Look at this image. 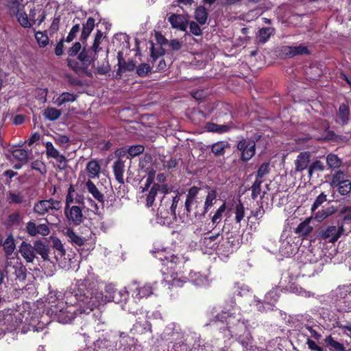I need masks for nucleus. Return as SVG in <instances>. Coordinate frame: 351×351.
<instances>
[{"label": "nucleus", "instance_id": "nucleus-1", "mask_svg": "<svg viewBox=\"0 0 351 351\" xmlns=\"http://www.w3.org/2000/svg\"><path fill=\"white\" fill-rule=\"evenodd\" d=\"M88 280H78L71 291L64 294L65 302H58L51 308V313L56 315L58 322L68 324L75 317V311L72 308L78 306L80 313L88 314L98 307L100 302L94 295L92 289L89 287Z\"/></svg>", "mask_w": 351, "mask_h": 351}, {"label": "nucleus", "instance_id": "nucleus-2", "mask_svg": "<svg viewBox=\"0 0 351 351\" xmlns=\"http://www.w3.org/2000/svg\"><path fill=\"white\" fill-rule=\"evenodd\" d=\"M102 37L103 32L97 29L92 46L88 47L86 43L82 46L80 42L74 43L67 50V66L75 73H83L91 77L92 73L88 67L94 66L98 58V53L101 49L99 45Z\"/></svg>", "mask_w": 351, "mask_h": 351}, {"label": "nucleus", "instance_id": "nucleus-3", "mask_svg": "<svg viewBox=\"0 0 351 351\" xmlns=\"http://www.w3.org/2000/svg\"><path fill=\"white\" fill-rule=\"evenodd\" d=\"M165 253V252L163 250L159 251L156 256V258L162 262L160 271L164 279L171 282L173 285H180L178 272L188 259L183 255H175L174 254L167 255Z\"/></svg>", "mask_w": 351, "mask_h": 351}, {"label": "nucleus", "instance_id": "nucleus-4", "mask_svg": "<svg viewBox=\"0 0 351 351\" xmlns=\"http://www.w3.org/2000/svg\"><path fill=\"white\" fill-rule=\"evenodd\" d=\"M239 243V239L228 230L219 241L216 252L219 256L227 258L234 252Z\"/></svg>", "mask_w": 351, "mask_h": 351}, {"label": "nucleus", "instance_id": "nucleus-5", "mask_svg": "<svg viewBox=\"0 0 351 351\" xmlns=\"http://www.w3.org/2000/svg\"><path fill=\"white\" fill-rule=\"evenodd\" d=\"M344 232L343 225H328L320 227L317 230V237L319 239L335 243Z\"/></svg>", "mask_w": 351, "mask_h": 351}, {"label": "nucleus", "instance_id": "nucleus-6", "mask_svg": "<svg viewBox=\"0 0 351 351\" xmlns=\"http://www.w3.org/2000/svg\"><path fill=\"white\" fill-rule=\"evenodd\" d=\"M233 302L231 301V304L228 307H224L220 313H218L213 319L210 320V323H216L221 322L226 324V328L230 332L233 326L239 323V318L236 317L235 313L233 312Z\"/></svg>", "mask_w": 351, "mask_h": 351}, {"label": "nucleus", "instance_id": "nucleus-7", "mask_svg": "<svg viewBox=\"0 0 351 351\" xmlns=\"http://www.w3.org/2000/svg\"><path fill=\"white\" fill-rule=\"evenodd\" d=\"M62 207L61 202L49 198V199L38 200L33 208V211L38 215L43 216L51 211L59 210Z\"/></svg>", "mask_w": 351, "mask_h": 351}, {"label": "nucleus", "instance_id": "nucleus-8", "mask_svg": "<svg viewBox=\"0 0 351 351\" xmlns=\"http://www.w3.org/2000/svg\"><path fill=\"white\" fill-rule=\"evenodd\" d=\"M237 148L241 152V160L247 162L255 155L256 143L253 140L243 138L239 141Z\"/></svg>", "mask_w": 351, "mask_h": 351}, {"label": "nucleus", "instance_id": "nucleus-9", "mask_svg": "<svg viewBox=\"0 0 351 351\" xmlns=\"http://www.w3.org/2000/svg\"><path fill=\"white\" fill-rule=\"evenodd\" d=\"M5 272L8 278L12 281L23 282L26 278L27 269L21 263L14 265H7Z\"/></svg>", "mask_w": 351, "mask_h": 351}, {"label": "nucleus", "instance_id": "nucleus-10", "mask_svg": "<svg viewBox=\"0 0 351 351\" xmlns=\"http://www.w3.org/2000/svg\"><path fill=\"white\" fill-rule=\"evenodd\" d=\"M64 215L69 224L75 226L80 225L84 219L82 208L78 206H72L70 208H64Z\"/></svg>", "mask_w": 351, "mask_h": 351}, {"label": "nucleus", "instance_id": "nucleus-11", "mask_svg": "<svg viewBox=\"0 0 351 351\" xmlns=\"http://www.w3.org/2000/svg\"><path fill=\"white\" fill-rule=\"evenodd\" d=\"M25 230L27 234L30 237L38 235L45 237L50 233V230L47 224L42 223L37 226L32 220L26 223Z\"/></svg>", "mask_w": 351, "mask_h": 351}, {"label": "nucleus", "instance_id": "nucleus-12", "mask_svg": "<svg viewBox=\"0 0 351 351\" xmlns=\"http://www.w3.org/2000/svg\"><path fill=\"white\" fill-rule=\"evenodd\" d=\"M118 60V69L116 73L115 77L121 79L123 73L126 71H133L135 69L136 65L133 60L126 62L123 58V52L119 51L117 53Z\"/></svg>", "mask_w": 351, "mask_h": 351}, {"label": "nucleus", "instance_id": "nucleus-13", "mask_svg": "<svg viewBox=\"0 0 351 351\" xmlns=\"http://www.w3.org/2000/svg\"><path fill=\"white\" fill-rule=\"evenodd\" d=\"M19 252L27 263H33L36 258L34 246L25 241L21 243Z\"/></svg>", "mask_w": 351, "mask_h": 351}, {"label": "nucleus", "instance_id": "nucleus-14", "mask_svg": "<svg viewBox=\"0 0 351 351\" xmlns=\"http://www.w3.org/2000/svg\"><path fill=\"white\" fill-rule=\"evenodd\" d=\"M95 19L93 17H88L86 22L82 23V29L80 38L82 46L86 43L88 38L95 27Z\"/></svg>", "mask_w": 351, "mask_h": 351}, {"label": "nucleus", "instance_id": "nucleus-15", "mask_svg": "<svg viewBox=\"0 0 351 351\" xmlns=\"http://www.w3.org/2000/svg\"><path fill=\"white\" fill-rule=\"evenodd\" d=\"M311 153L309 152H300L295 160V171H302L308 167L310 162Z\"/></svg>", "mask_w": 351, "mask_h": 351}, {"label": "nucleus", "instance_id": "nucleus-16", "mask_svg": "<svg viewBox=\"0 0 351 351\" xmlns=\"http://www.w3.org/2000/svg\"><path fill=\"white\" fill-rule=\"evenodd\" d=\"M337 117L339 120L336 121L337 123L343 126L348 125L350 119V111L348 104L343 103L339 105Z\"/></svg>", "mask_w": 351, "mask_h": 351}, {"label": "nucleus", "instance_id": "nucleus-17", "mask_svg": "<svg viewBox=\"0 0 351 351\" xmlns=\"http://www.w3.org/2000/svg\"><path fill=\"white\" fill-rule=\"evenodd\" d=\"M153 293L152 287L149 285H145L143 287H136L132 291V296L136 300L147 298Z\"/></svg>", "mask_w": 351, "mask_h": 351}, {"label": "nucleus", "instance_id": "nucleus-18", "mask_svg": "<svg viewBox=\"0 0 351 351\" xmlns=\"http://www.w3.org/2000/svg\"><path fill=\"white\" fill-rule=\"evenodd\" d=\"M112 169L116 180L121 184H123L125 162L121 158H119L114 162Z\"/></svg>", "mask_w": 351, "mask_h": 351}, {"label": "nucleus", "instance_id": "nucleus-19", "mask_svg": "<svg viewBox=\"0 0 351 351\" xmlns=\"http://www.w3.org/2000/svg\"><path fill=\"white\" fill-rule=\"evenodd\" d=\"M216 199V191L215 190H210L206 196L204 206L201 212L195 211L194 215L195 217H204L205 215L208 213L209 208H210L213 204L214 201Z\"/></svg>", "mask_w": 351, "mask_h": 351}, {"label": "nucleus", "instance_id": "nucleus-20", "mask_svg": "<svg viewBox=\"0 0 351 351\" xmlns=\"http://www.w3.org/2000/svg\"><path fill=\"white\" fill-rule=\"evenodd\" d=\"M169 21L173 28H176L184 32L186 31L188 22L183 16L172 14L169 16Z\"/></svg>", "mask_w": 351, "mask_h": 351}, {"label": "nucleus", "instance_id": "nucleus-21", "mask_svg": "<svg viewBox=\"0 0 351 351\" xmlns=\"http://www.w3.org/2000/svg\"><path fill=\"white\" fill-rule=\"evenodd\" d=\"M86 186L88 193H90L93 197L97 200L99 203L104 205V195L98 189L96 185L90 180H88L86 182Z\"/></svg>", "mask_w": 351, "mask_h": 351}, {"label": "nucleus", "instance_id": "nucleus-22", "mask_svg": "<svg viewBox=\"0 0 351 351\" xmlns=\"http://www.w3.org/2000/svg\"><path fill=\"white\" fill-rule=\"evenodd\" d=\"M35 253L41 256L44 261L49 260V249L48 245L40 240H37L34 243Z\"/></svg>", "mask_w": 351, "mask_h": 351}, {"label": "nucleus", "instance_id": "nucleus-23", "mask_svg": "<svg viewBox=\"0 0 351 351\" xmlns=\"http://www.w3.org/2000/svg\"><path fill=\"white\" fill-rule=\"evenodd\" d=\"M324 343L330 351H347L344 345L335 340L331 335L325 338Z\"/></svg>", "mask_w": 351, "mask_h": 351}, {"label": "nucleus", "instance_id": "nucleus-24", "mask_svg": "<svg viewBox=\"0 0 351 351\" xmlns=\"http://www.w3.org/2000/svg\"><path fill=\"white\" fill-rule=\"evenodd\" d=\"M86 169L88 173V176L90 178H95L99 176L101 171V166L97 160H91L87 163Z\"/></svg>", "mask_w": 351, "mask_h": 351}, {"label": "nucleus", "instance_id": "nucleus-25", "mask_svg": "<svg viewBox=\"0 0 351 351\" xmlns=\"http://www.w3.org/2000/svg\"><path fill=\"white\" fill-rule=\"evenodd\" d=\"M119 348L126 350L130 348V346L134 345V338L130 337L125 332H121L119 334Z\"/></svg>", "mask_w": 351, "mask_h": 351}, {"label": "nucleus", "instance_id": "nucleus-26", "mask_svg": "<svg viewBox=\"0 0 351 351\" xmlns=\"http://www.w3.org/2000/svg\"><path fill=\"white\" fill-rule=\"evenodd\" d=\"M29 18L30 21H32L34 23L38 22V25H40L46 18L45 11L42 9L31 10L29 12Z\"/></svg>", "mask_w": 351, "mask_h": 351}, {"label": "nucleus", "instance_id": "nucleus-27", "mask_svg": "<svg viewBox=\"0 0 351 351\" xmlns=\"http://www.w3.org/2000/svg\"><path fill=\"white\" fill-rule=\"evenodd\" d=\"M313 230V228L309 225V221L305 220L301 222L295 230V233L300 237H305Z\"/></svg>", "mask_w": 351, "mask_h": 351}, {"label": "nucleus", "instance_id": "nucleus-28", "mask_svg": "<svg viewBox=\"0 0 351 351\" xmlns=\"http://www.w3.org/2000/svg\"><path fill=\"white\" fill-rule=\"evenodd\" d=\"M3 1L10 15H15L21 10V3L18 0H3Z\"/></svg>", "mask_w": 351, "mask_h": 351}, {"label": "nucleus", "instance_id": "nucleus-29", "mask_svg": "<svg viewBox=\"0 0 351 351\" xmlns=\"http://www.w3.org/2000/svg\"><path fill=\"white\" fill-rule=\"evenodd\" d=\"M182 193L178 192L176 196L172 199L171 205L170 206V213L173 219H176V209L183 206V202L181 200Z\"/></svg>", "mask_w": 351, "mask_h": 351}, {"label": "nucleus", "instance_id": "nucleus-30", "mask_svg": "<svg viewBox=\"0 0 351 351\" xmlns=\"http://www.w3.org/2000/svg\"><path fill=\"white\" fill-rule=\"evenodd\" d=\"M208 13L204 6H199L195 11V19L201 25H204L208 19Z\"/></svg>", "mask_w": 351, "mask_h": 351}, {"label": "nucleus", "instance_id": "nucleus-31", "mask_svg": "<svg viewBox=\"0 0 351 351\" xmlns=\"http://www.w3.org/2000/svg\"><path fill=\"white\" fill-rule=\"evenodd\" d=\"M65 234L69 237L71 241L77 246H82L85 243V239L77 235L72 228H68Z\"/></svg>", "mask_w": 351, "mask_h": 351}, {"label": "nucleus", "instance_id": "nucleus-32", "mask_svg": "<svg viewBox=\"0 0 351 351\" xmlns=\"http://www.w3.org/2000/svg\"><path fill=\"white\" fill-rule=\"evenodd\" d=\"M160 185L157 183H154L150 191H149V193L147 196L146 199V205L148 208L152 207L154 204L155 197L158 194V192L160 191Z\"/></svg>", "mask_w": 351, "mask_h": 351}, {"label": "nucleus", "instance_id": "nucleus-33", "mask_svg": "<svg viewBox=\"0 0 351 351\" xmlns=\"http://www.w3.org/2000/svg\"><path fill=\"white\" fill-rule=\"evenodd\" d=\"M61 114L60 110L52 107H47L45 110L43 115L47 120L53 121L59 119Z\"/></svg>", "mask_w": 351, "mask_h": 351}, {"label": "nucleus", "instance_id": "nucleus-34", "mask_svg": "<svg viewBox=\"0 0 351 351\" xmlns=\"http://www.w3.org/2000/svg\"><path fill=\"white\" fill-rule=\"evenodd\" d=\"M77 96L73 93H70L68 92H64L62 93L56 101V103L58 106H61L65 103L67 102H73L76 100Z\"/></svg>", "mask_w": 351, "mask_h": 351}, {"label": "nucleus", "instance_id": "nucleus-35", "mask_svg": "<svg viewBox=\"0 0 351 351\" xmlns=\"http://www.w3.org/2000/svg\"><path fill=\"white\" fill-rule=\"evenodd\" d=\"M274 29L272 27H263L258 31V43H265L271 35L274 33Z\"/></svg>", "mask_w": 351, "mask_h": 351}, {"label": "nucleus", "instance_id": "nucleus-36", "mask_svg": "<svg viewBox=\"0 0 351 351\" xmlns=\"http://www.w3.org/2000/svg\"><path fill=\"white\" fill-rule=\"evenodd\" d=\"M228 143L224 141H219L213 143L211 146V152L217 156H223L225 154L226 148Z\"/></svg>", "mask_w": 351, "mask_h": 351}, {"label": "nucleus", "instance_id": "nucleus-37", "mask_svg": "<svg viewBox=\"0 0 351 351\" xmlns=\"http://www.w3.org/2000/svg\"><path fill=\"white\" fill-rule=\"evenodd\" d=\"M8 201L9 204H21L25 202L24 195L21 192L10 191L8 194Z\"/></svg>", "mask_w": 351, "mask_h": 351}, {"label": "nucleus", "instance_id": "nucleus-38", "mask_svg": "<svg viewBox=\"0 0 351 351\" xmlns=\"http://www.w3.org/2000/svg\"><path fill=\"white\" fill-rule=\"evenodd\" d=\"M348 180L346 174L341 170H338L332 175L331 185L335 187Z\"/></svg>", "mask_w": 351, "mask_h": 351}, {"label": "nucleus", "instance_id": "nucleus-39", "mask_svg": "<svg viewBox=\"0 0 351 351\" xmlns=\"http://www.w3.org/2000/svg\"><path fill=\"white\" fill-rule=\"evenodd\" d=\"M262 180L255 179L253 182L252 186L250 187L252 190L251 197L253 200H256L258 196L261 194V184L263 183Z\"/></svg>", "mask_w": 351, "mask_h": 351}, {"label": "nucleus", "instance_id": "nucleus-40", "mask_svg": "<svg viewBox=\"0 0 351 351\" xmlns=\"http://www.w3.org/2000/svg\"><path fill=\"white\" fill-rule=\"evenodd\" d=\"M326 162L328 167L331 169L339 168L342 162L337 155L334 154H329L326 157Z\"/></svg>", "mask_w": 351, "mask_h": 351}, {"label": "nucleus", "instance_id": "nucleus-41", "mask_svg": "<svg viewBox=\"0 0 351 351\" xmlns=\"http://www.w3.org/2000/svg\"><path fill=\"white\" fill-rule=\"evenodd\" d=\"M269 172L270 164L269 162H265L258 167L256 174V179L261 180L266 175L269 174Z\"/></svg>", "mask_w": 351, "mask_h": 351}, {"label": "nucleus", "instance_id": "nucleus-42", "mask_svg": "<svg viewBox=\"0 0 351 351\" xmlns=\"http://www.w3.org/2000/svg\"><path fill=\"white\" fill-rule=\"evenodd\" d=\"M14 16H16L19 23L25 28H29L32 26L31 21L29 20L27 14L21 10L18 14Z\"/></svg>", "mask_w": 351, "mask_h": 351}, {"label": "nucleus", "instance_id": "nucleus-43", "mask_svg": "<svg viewBox=\"0 0 351 351\" xmlns=\"http://www.w3.org/2000/svg\"><path fill=\"white\" fill-rule=\"evenodd\" d=\"M334 188H337V191L341 195H347L351 191V181L348 180L341 183V184L335 186Z\"/></svg>", "mask_w": 351, "mask_h": 351}, {"label": "nucleus", "instance_id": "nucleus-44", "mask_svg": "<svg viewBox=\"0 0 351 351\" xmlns=\"http://www.w3.org/2000/svg\"><path fill=\"white\" fill-rule=\"evenodd\" d=\"M235 221L240 223L245 216V208L243 204L239 201L235 206Z\"/></svg>", "mask_w": 351, "mask_h": 351}, {"label": "nucleus", "instance_id": "nucleus-45", "mask_svg": "<svg viewBox=\"0 0 351 351\" xmlns=\"http://www.w3.org/2000/svg\"><path fill=\"white\" fill-rule=\"evenodd\" d=\"M128 292L125 290H121L118 292L114 291L112 299L116 303H121L125 302L128 299Z\"/></svg>", "mask_w": 351, "mask_h": 351}, {"label": "nucleus", "instance_id": "nucleus-46", "mask_svg": "<svg viewBox=\"0 0 351 351\" xmlns=\"http://www.w3.org/2000/svg\"><path fill=\"white\" fill-rule=\"evenodd\" d=\"M46 155L48 158H53L58 156L60 153L54 147L53 143L48 141L45 143Z\"/></svg>", "mask_w": 351, "mask_h": 351}, {"label": "nucleus", "instance_id": "nucleus-47", "mask_svg": "<svg viewBox=\"0 0 351 351\" xmlns=\"http://www.w3.org/2000/svg\"><path fill=\"white\" fill-rule=\"evenodd\" d=\"M226 210V204L223 203L215 212V215L212 217V223L215 225V227L221 221L222 215Z\"/></svg>", "mask_w": 351, "mask_h": 351}, {"label": "nucleus", "instance_id": "nucleus-48", "mask_svg": "<svg viewBox=\"0 0 351 351\" xmlns=\"http://www.w3.org/2000/svg\"><path fill=\"white\" fill-rule=\"evenodd\" d=\"M35 38L40 47H45L49 43V38L47 35L42 32L38 31L36 32Z\"/></svg>", "mask_w": 351, "mask_h": 351}, {"label": "nucleus", "instance_id": "nucleus-49", "mask_svg": "<svg viewBox=\"0 0 351 351\" xmlns=\"http://www.w3.org/2000/svg\"><path fill=\"white\" fill-rule=\"evenodd\" d=\"M324 169L322 162L320 160H315L308 167V176L311 178L314 172L322 171Z\"/></svg>", "mask_w": 351, "mask_h": 351}, {"label": "nucleus", "instance_id": "nucleus-50", "mask_svg": "<svg viewBox=\"0 0 351 351\" xmlns=\"http://www.w3.org/2000/svg\"><path fill=\"white\" fill-rule=\"evenodd\" d=\"M21 219V215L19 213H13L8 216L6 223L9 226H18Z\"/></svg>", "mask_w": 351, "mask_h": 351}, {"label": "nucleus", "instance_id": "nucleus-51", "mask_svg": "<svg viewBox=\"0 0 351 351\" xmlns=\"http://www.w3.org/2000/svg\"><path fill=\"white\" fill-rule=\"evenodd\" d=\"M292 58L300 55H309L311 53L308 47L304 45H299L296 47L292 46Z\"/></svg>", "mask_w": 351, "mask_h": 351}, {"label": "nucleus", "instance_id": "nucleus-52", "mask_svg": "<svg viewBox=\"0 0 351 351\" xmlns=\"http://www.w3.org/2000/svg\"><path fill=\"white\" fill-rule=\"evenodd\" d=\"M13 156L21 162H27L28 159V154L23 149H16L12 153Z\"/></svg>", "mask_w": 351, "mask_h": 351}, {"label": "nucleus", "instance_id": "nucleus-53", "mask_svg": "<svg viewBox=\"0 0 351 351\" xmlns=\"http://www.w3.org/2000/svg\"><path fill=\"white\" fill-rule=\"evenodd\" d=\"M144 146L142 145H135L130 146L128 149V154L132 158H134L144 152Z\"/></svg>", "mask_w": 351, "mask_h": 351}, {"label": "nucleus", "instance_id": "nucleus-54", "mask_svg": "<svg viewBox=\"0 0 351 351\" xmlns=\"http://www.w3.org/2000/svg\"><path fill=\"white\" fill-rule=\"evenodd\" d=\"M80 30V23L75 24L71 29L69 32L68 36L65 39V42L71 43L72 42L77 36V34L79 33Z\"/></svg>", "mask_w": 351, "mask_h": 351}, {"label": "nucleus", "instance_id": "nucleus-55", "mask_svg": "<svg viewBox=\"0 0 351 351\" xmlns=\"http://www.w3.org/2000/svg\"><path fill=\"white\" fill-rule=\"evenodd\" d=\"M199 191H200V188H199L197 186H193L191 187L188 190V193L186 195V200L193 202V203H195V202L196 203L197 202L196 197H197V195Z\"/></svg>", "mask_w": 351, "mask_h": 351}, {"label": "nucleus", "instance_id": "nucleus-56", "mask_svg": "<svg viewBox=\"0 0 351 351\" xmlns=\"http://www.w3.org/2000/svg\"><path fill=\"white\" fill-rule=\"evenodd\" d=\"M53 247L57 251V254H56V258H58V256L62 258L65 255V250L61 241L58 239H54L53 241Z\"/></svg>", "mask_w": 351, "mask_h": 351}, {"label": "nucleus", "instance_id": "nucleus-57", "mask_svg": "<svg viewBox=\"0 0 351 351\" xmlns=\"http://www.w3.org/2000/svg\"><path fill=\"white\" fill-rule=\"evenodd\" d=\"M150 53H151V57L153 59V61H156L157 58H158L160 56H162L165 53V49L159 46L157 48H156L154 45V44H152V47L150 48Z\"/></svg>", "mask_w": 351, "mask_h": 351}, {"label": "nucleus", "instance_id": "nucleus-58", "mask_svg": "<svg viewBox=\"0 0 351 351\" xmlns=\"http://www.w3.org/2000/svg\"><path fill=\"white\" fill-rule=\"evenodd\" d=\"M149 72H151V67L146 63H141L136 68V73L140 77H145Z\"/></svg>", "mask_w": 351, "mask_h": 351}, {"label": "nucleus", "instance_id": "nucleus-59", "mask_svg": "<svg viewBox=\"0 0 351 351\" xmlns=\"http://www.w3.org/2000/svg\"><path fill=\"white\" fill-rule=\"evenodd\" d=\"M53 159H56L58 169L60 170H65L66 169L67 160L64 155L60 154L58 156L53 158Z\"/></svg>", "mask_w": 351, "mask_h": 351}, {"label": "nucleus", "instance_id": "nucleus-60", "mask_svg": "<svg viewBox=\"0 0 351 351\" xmlns=\"http://www.w3.org/2000/svg\"><path fill=\"white\" fill-rule=\"evenodd\" d=\"M326 201V195L322 193L315 199L314 203L312 205L311 210L314 212L319 206Z\"/></svg>", "mask_w": 351, "mask_h": 351}, {"label": "nucleus", "instance_id": "nucleus-61", "mask_svg": "<svg viewBox=\"0 0 351 351\" xmlns=\"http://www.w3.org/2000/svg\"><path fill=\"white\" fill-rule=\"evenodd\" d=\"M292 46L285 45L279 48V56L284 58H292Z\"/></svg>", "mask_w": 351, "mask_h": 351}, {"label": "nucleus", "instance_id": "nucleus-62", "mask_svg": "<svg viewBox=\"0 0 351 351\" xmlns=\"http://www.w3.org/2000/svg\"><path fill=\"white\" fill-rule=\"evenodd\" d=\"M341 213L343 214V221L348 223L351 221V206H346L341 208Z\"/></svg>", "mask_w": 351, "mask_h": 351}, {"label": "nucleus", "instance_id": "nucleus-63", "mask_svg": "<svg viewBox=\"0 0 351 351\" xmlns=\"http://www.w3.org/2000/svg\"><path fill=\"white\" fill-rule=\"evenodd\" d=\"M53 139L55 143L60 147H64V145L65 144H67L70 141L69 138L67 136L60 134L54 136Z\"/></svg>", "mask_w": 351, "mask_h": 351}, {"label": "nucleus", "instance_id": "nucleus-64", "mask_svg": "<svg viewBox=\"0 0 351 351\" xmlns=\"http://www.w3.org/2000/svg\"><path fill=\"white\" fill-rule=\"evenodd\" d=\"M190 32L195 36H200L202 34L199 25L195 21H191L189 23Z\"/></svg>", "mask_w": 351, "mask_h": 351}]
</instances>
